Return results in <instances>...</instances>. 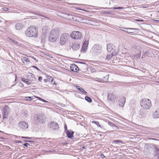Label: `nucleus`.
<instances>
[{
	"instance_id": "f257e3e1",
	"label": "nucleus",
	"mask_w": 159,
	"mask_h": 159,
	"mask_svg": "<svg viewBox=\"0 0 159 159\" xmlns=\"http://www.w3.org/2000/svg\"><path fill=\"white\" fill-rule=\"evenodd\" d=\"M46 116L43 113L35 114L33 117V123L35 125H38L39 123L43 124L46 121Z\"/></svg>"
},
{
	"instance_id": "f03ea898",
	"label": "nucleus",
	"mask_w": 159,
	"mask_h": 159,
	"mask_svg": "<svg viewBox=\"0 0 159 159\" xmlns=\"http://www.w3.org/2000/svg\"><path fill=\"white\" fill-rule=\"evenodd\" d=\"M38 29L36 26L29 27L25 32V34L27 36L35 38L38 37Z\"/></svg>"
},
{
	"instance_id": "7ed1b4c3",
	"label": "nucleus",
	"mask_w": 159,
	"mask_h": 159,
	"mask_svg": "<svg viewBox=\"0 0 159 159\" xmlns=\"http://www.w3.org/2000/svg\"><path fill=\"white\" fill-rule=\"evenodd\" d=\"M141 107L145 110L149 109L151 106V102L150 100L146 98L142 99L140 101Z\"/></svg>"
},
{
	"instance_id": "20e7f679",
	"label": "nucleus",
	"mask_w": 159,
	"mask_h": 159,
	"mask_svg": "<svg viewBox=\"0 0 159 159\" xmlns=\"http://www.w3.org/2000/svg\"><path fill=\"white\" fill-rule=\"evenodd\" d=\"M71 37L75 39H79L82 37V34L79 31H74L70 34Z\"/></svg>"
},
{
	"instance_id": "39448f33",
	"label": "nucleus",
	"mask_w": 159,
	"mask_h": 159,
	"mask_svg": "<svg viewBox=\"0 0 159 159\" xmlns=\"http://www.w3.org/2000/svg\"><path fill=\"white\" fill-rule=\"evenodd\" d=\"M102 47L99 44H96L92 48L93 52L95 54L97 55L101 53V52Z\"/></svg>"
},
{
	"instance_id": "423d86ee",
	"label": "nucleus",
	"mask_w": 159,
	"mask_h": 159,
	"mask_svg": "<svg viewBox=\"0 0 159 159\" xmlns=\"http://www.w3.org/2000/svg\"><path fill=\"white\" fill-rule=\"evenodd\" d=\"M69 37L68 34L65 33L62 34L60 37V43L61 45H64L67 41L68 38Z\"/></svg>"
},
{
	"instance_id": "0eeeda50",
	"label": "nucleus",
	"mask_w": 159,
	"mask_h": 159,
	"mask_svg": "<svg viewBox=\"0 0 159 159\" xmlns=\"http://www.w3.org/2000/svg\"><path fill=\"white\" fill-rule=\"evenodd\" d=\"M10 109L9 107L6 105L4 107L3 112V119L7 118L8 116Z\"/></svg>"
},
{
	"instance_id": "6e6552de",
	"label": "nucleus",
	"mask_w": 159,
	"mask_h": 159,
	"mask_svg": "<svg viewBox=\"0 0 159 159\" xmlns=\"http://www.w3.org/2000/svg\"><path fill=\"white\" fill-rule=\"evenodd\" d=\"M89 44V41L85 40L82 44L81 49V52H85L87 49Z\"/></svg>"
},
{
	"instance_id": "1a4fd4ad",
	"label": "nucleus",
	"mask_w": 159,
	"mask_h": 159,
	"mask_svg": "<svg viewBox=\"0 0 159 159\" xmlns=\"http://www.w3.org/2000/svg\"><path fill=\"white\" fill-rule=\"evenodd\" d=\"M50 127L54 130H57L59 128L58 124L55 121H52L49 125Z\"/></svg>"
},
{
	"instance_id": "9d476101",
	"label": "nucleus",
	"mask_w": 159,
	"mask_h": 159,
	"mask_svg": "<svg viewBox=\"0 0 159 159\" xmlns=\"http://www.w3.org/2000/svg\"><path fill=\"white\" fill-rule=\"evenodd\" d=\"M50 34L57 38L59 35V30L56 28L52 30Z\"/></svg>"
},
{
	"instance_id": "9b49d317",
	"label": "nucleus",
	"mask_w": 159,
	"mask_h": 159,
	"mask_svg": "<svg viewBox=\"0 0 159 159\" xmlns=\"http://www.w3.org/2000/svg\"><path fill=\"white\" fill-rule=\"evenodd\" d=\"M19 126L22 129H25L28 127L27 123L24 121H21L19 123Z\"/></svg>"
},
{
	"instance_id": "f8f14e48",
	"label": "nucleus",
	"mask_w": 159,
	"mask_h": 159,
	"mask_svg": "<svg viewBox=\"0 0 159 159\" xmlns=\"http://www.w3.org/2000/svg\"><path fill=\"white\" fill-rule=\"evenodd\" d=\"M125 101L126 98L124 97H121L118 101L119 106L120 107H123L125 104Z\"/></svg>"
},
{
	"instance_id": "ddd939ff",
	"label": "nucleus",
	"mask_w": 159,
	"mask_h": 159,
	"mask_svg": "<svg viewBox=\"0 0 159 159\" xmlns=\"http://www.w3.org/2000/svg\"><path fill=\"white\" fill-rule=\"evenodd\" d=\"M70 70L73 71L78 72L79 70L78 67L76 65L71 64L70 66Z\"/></svg>"
},
{
	"instance_id": "4468645a",
	"label": "nucleus",
	"mask_w": 159,
	"mask_h": 159,
	"mask_svg": "<svg viewBox=\"0 0 159 159\" xmlns=\"http://www.w3.org/2000/svg\"><path fill=\"white\" fill-rule=\"evenodd\" d=\"M66 134L67 135V136L70 139H72V138L74 137L73 135L74 134V132L72 131L67 130L66 131Z\"/></svg>"
},
{
	"instance_id": "2eb2a0df",
	"label": "nucleus",
	"mask_w": 159,
	"mask_h": 159,
	"mask_svg": "<svg viewBox=\"0 0 159 159\" xmlns=\"http://www.w3.org/2000/svg\"><path fill=\"white\" fill-rule=\"evenodd\" d=\"M57 39V38L49 34L48 39H49V41L50 42H55L56 41Z\"/></svg>"
},
{
	"instance_id": "dca6fc26",
	"label": "nucleus",
	"mask_w": 159,
	"mask_h": 159,
	"mask_svg": "<svg viewBox=\"0 0 159 159\" xmlns=\"http://www.w3.org/2000/svg\"><path fill=\"white\" fill-rule=\"evenodd\" d=\"M47 78H48V81L52 85L56 84V83H55V81H54V79L53 77L50 76H47Z\"/></svg>"
},
{
	"instance_id": "f3484780",
	"label": "nucleus",
	"mask_w": 159,
	"mask_h": 159,
	"mask_svg": "<svg viewBox=\"0 0 159 159\" xmlns=\"http://www.w3.org/2000/svg\"><path fill=\"white\" fill-rule=\"evenodd\" d=\"M80 47V45L78 43H75L71 47L72 49L75 51L78 50Z\"/></svg>"
},
{
	"instance_id": "a211bd4d",
	"label": "nucleus",
	"mask_w": 159,
	"mask_h": 159,
	"mask_svg": "<svg viewBox=\"0 0 159 159\" xmlns=\"http://www.w3.org/2000/svg\"><path fill=\"white\" fill-rule=\"evenodd\" d=\"M21 61L25 65L28 64L30 62L29 59L27 58L26 57H23L21 58Z\"/></svg>"
},
{
	"instance_id": "6ab92c4d",
	"label": "nucleus",
	"mask_w": 159,
	"mask_h": 159,
	"mask_svg": "<svg viewBox=\"0 0 159 159\" xmlns=\"http://www.w3.org/2000/svg\"><path fill=\"white\" fill-rule=\"evenodd\" d=\"M120 30L123 31H124V30H138V29H136V28H128L122 27H120Z\"/></svg>"
},
{
	"instance_id": "aec40b11",
	"label": "nucleus",
	"mask_w": 159,
	"mask_h": 159,
	"mask_svg": "<svg viewBox=\"0 0 159 159\" xmlns=\"http://www.w3.org/2000/svg\"><path fill=\"white\" fill-rule=\"evenodd\" d=\"M107 50L108 52H111L112 50H113V48L112 47V45L111 44H108L107 45Z\"/></svg>"
},
{
	"instance_id": "412c9836",
	"label": "nucleus",
	"mask_w": 159,
	"mask_h": 159,
	"mask_svg": "<svg viewBox=\"0 0 159 159\" xmlns=\"http://www.w3.org/2000/svg\"><path fill=\"white\" fill-rule=\"evenodd\" d=\"M15 26L16 29L17 30H20L23 27L22 25L20 23L16 24Z\"/></svg>"
},
{
	"instance_id": "4be33fe9",
	"label": "nucleus",
	"mask_w": 159,
	"mask_h": 159,
	"mask_svg": "<svg viewBox=\"0 0 159 159\" xmlns=\"http://www.w3.org/2000/svg\"><path fill=\"white\" fill-rule=\"evenodd\" d=\"M153 117L154 118H157L159 117V110L156 111L153 113Z\"/></svg>"
},
{
	"instance_id": "5701e85b",
	"label": "nucleus",
	"mask_w": 159,
	"mask_h": 159,
	"mask_svg": "<svg viewBox=\"0 0 159 159\" xmlns=\"http://www.w3.org/2000/svg\"><path fill=\"white\" fill-rule=\"evenodd\" d=\"M158 145H153V147L154 149V152H155V155L157 153H159L158 152L159 151V149L158 148Z\"/></svg>"
},
{
	"instance_id": "b1692460",
	"label": "nucleus",
	"mask_w": 159,
	"mask_h": 159,
	"mask_svg": "<svg viewBox=\"0 0 159 159\" xmlns=\"http://www.w3.org/2000/svg\"><path fill=\"white\" fill-rule=\"evenodd\" d=\"M32 74L29 73L28 75L27 78L28 80L30 81H33L35 80V78L32 75Z\"/></svg>"
},
{
	"instance_id": "393cba45",
	"label": "nucleus",
	"mask_w": 159,
	"mask_h": 159,
	"mask_svg": "<svg viewBox=\"0 0 159 159\" xmlns=\"http://www.w3.org/2000/svg\"><path fill=\"white\" fill-rule=\"evenodd\" d=\"M153 146V144L152 143H146L144 147L145 149L149 150L150 148Z\"/></svg>"
},
{
	"instance_id": "a878e982",
	"label": "nucleus",
	"mask_w": 159,
	"mask_h": 159,
	"mask_svg": "<svg viewBox=\"0 0 159 159\" xmlns=\"http://www.w3.org/2000/svg\"><path fill=\"white\" fill-rule=\"evenodd\" d=\"M112 55H107L106 57V59L108 60H110L111 58L113 56H115L116 54H117V52H112Z\"/></svg>"
},
{
	"instance_id": "bb28decb",
	"label": "nucleus",
	"mask_w": 159,
	"mask_h": 159,
	"mask_svg": "<svg viewBox=\"0 0 159 159\" xmlns=\"http://www.w3.org/2000/svg\"><path fill=\"white\" fill-rule=\"evenodd\" d=\"M139 30V29H138V30ZM137 30H124V31H125V32H126V33H128L129 34H132L135 33L136 32Z\"/></svg>"
},
{
	"instance_id": "cd10ccee",
	"label": "nucleus",
	"mask_w": 159,
	"mask_h": 159,
	"mask_svg": "<svg viewBox=\"0 0 159 159\" xmlns=\"http://www.w3.org/2000/svg\"><path fill=\"white\" fill-rule=\"evenodd\" d=\"M76 88L80 92H83L84 94H86L87 93L82 88L80 87L79 86H76Z\"/></svg>"
},
{
	"instance_id": "c85d7f7f",
	"label": "nucleus",
	"mask_w": 159,
	"mask_h": 159,
	"mask_svg": "<svg viewBox=\"0 0 159 159\" xmlns=\"http://www.w3.org/2000/svg\"><path fill=\"white\" fill-rule=\"evenodd\" d=\"M21 80L25 83L28 85H30V83L28 81L27 79H24V78H21Z\"/></svg>"
},
{
	"instance_id": "c756f323",
	"label": "nucleus",
	"mask_w": 159,
	"mask_h": 159,
	"mask_svg": "<svg viewBox=\"0 0 159 159\" xmlns=\"http://www.w3.org/2000/svg\"><path fill=\"white\" fill-rule=\"evenodd\" d=\"M85 99L86 101L89 102L91 103L92 102V100L88 96H85Z\"/></svg>"
},
{
	"instance_id": "7c9ffc66",
	"label": "nucleus",
	"mask_w": 159,
	"mask_h": 159,
	"mask_svg": "<svg viewBox=\"0 0 159 159\" xmlns=\"http://www.w3.org/2000/svg\"><path fill=\"white\" fill-rule=\"evenodd\" d=\"M108 124L111 126H112L113 127H114L116 128L115 129H118V127L115 125L114 124L112 123L111 122H108Z\"/></svg>"
},
{
	"instance_id": "2f4dec72",
	"label": "nucleus",
	"mask_w": 159,
	"mask_h": 159,
	"mask_svg": "<svg viewBox=\"0 0 159 159\" xmlns=\"http://www.w3.org/2000/svg\"><path fill=\"white\" fill-rule=\"evenodd\" d=\"M92 123H93L95 124L96 125H97L98 127H101V126L99 124V122L97 121H95L93 120L92 122Z\"/></svg>"
},
{
	"instance_id": "473e14b6",
	"label": "nucleus",
	"mask_w": 159,
	"mask_h": 159,
	"mask_svg": "<svg viewBox=\"0 0 159 159\" xmlns=\"http://www.w3.org/2000/svg\"><path fill=\"white\" fill-rule=\"evenodd\" d=\"M8 39L12 43H14L17 44V42L16 41L13 39H12L11 38H9Z\"/></svg>"
},
{
	"instance_id": "72a5a7b5",
	"label": "nucleus",
	"mask_w": 159,
	"mask_h": 159,
	"mask_svg": "<svg viewBox=\"0 0 159 159\" xmlns=\"http://www.w3.org/2000/svg\"><path fill=\"white\" fill-rule=\"evenodd\" d=\"M35 98V96H34V97H26V98H27V100H33L34 99V98Z\"/></svg>"
},
{
	"instance_id": "f704fd0d",
	"label": "nucleus",
	"mask_w": 159,
	"mask_h": 159,
	"mask_svg": "<svg viewBox=\"0 0 159 159\" xmlns=\"http://www.w3.org/2000/svg\"><path fill=\"white\" fill-rule=\"evenodd\" d=\"M113 143H123V142L122 141L120 140H114L113 141Z\"/></svg>"
},
{
	"instance_id": "c9c22d12",
	"label": "nucleus",
	"mask_w": 159,
	"mask_h": 159,
	"mask_svg": "<svg viewBox=\"0 0 159 159\" xmlns=\"http://www.w3.org/2000/svg\"><path fill=\"white\" fill-rule=\"evenodd\" d=\"M109 76V75L108 74L106 76L103 77V78L104 79H105V82H107L108 81V78Z\"/></svg>"
},
{
	"instance_id": "e433bc0d",
	"label": "nucleus",
	"mask_w": 159,
	"mask_h": 159,
	"mask_svg": "<svg viewBox=\"0 0 159 159\" xmlns=\"http://www.w3.org/2000/svg\"><path fill=\"white\" fill-rule=\"evenodd\" d=\"M124 7H114L113 8V9H123Z\"/></svg>"
},
{
	"instance_id": "4c0bfd02",
	"label": "nucleus",
	"mask_w": 159,
	"mask_h": 159,
	"mask_svg": "<svg viewBox=\"0 0 159 159\" xmlns=\"http://www.w3.org/2000/svg\"><path fill=\"white\" fill-rule=\"evenodd\" d=\"M2 9L4 11H8L9 10V9L7 7H3Z\"/></svg>"
},
{
	"instance_id": "58836bf2",
	"label": "nucleus",
	"mask_w": 159,
	"mask_h": 159,
	"mask_svg": "<svg viewBox=\"0 0 159 159\" xmlns=\"http://www.w3.org/2000/svg\"><path fill=\"white\" fill-rule=\"evenodd\" d=\"M23 145L26 147H27L28 145L30 146L29 144L27 143H24Z\"/></svg>"
},
{
	"instance_id": "ea45409f",
	"label": "nucleus",
	"mask_w": 159,
	"mask_h": 159,
	"mask_svg": "<svg viewBox=\"0 0 159 159\" xmlns=\"http://www.w3.org/2000/svg\"><path fill=\"white\" fill-rule=\"evenodd\" d=\"M64 129L66 131H66L68 130H67V126L66 124H65L64 125Z\"/></svg>"
},
{
	"instance_id": "a19ab883",
	"label": "nucleus",
	"mask_w": 159,
	"mask_h": 159,
	"mask_svg": "<svg viewBox=\"0 0 159 159\" xmlns=\"http://www.w3.org/2000/svg\"><path fill=\"white\" fill-rule=\"evenodd\" d=\"M21 138L23 139H31V138L27 137H21Z\"/></svg>"
},
{
	"instance_id": "79ce46f5",
	"label": "nucleus",
	"mask_w": 159,
	"mask_h": 159,
	"mask_svg": "<svg viewBox=\"0 0 159 159\" xmlns=\"http://www.w3.org/2000/svg\"><path fill=\"white\" fill-rule=\"evenodd\" d=\"M32 67L33 68H34L38 70H39V71L40 70L37 66H32Z\"/></svg>"
},
{
	"instance_id": "37998d69",
	"label": "nucleus",
	"mask_w": 159,
	"mask_h": 159,
	"mask_svg": "<svg viewBox=\"0 0 159 159\" xmlns=\"http://www.w3.org/2000/svg\"><path fill=\"white\" fill-rule=\"evenodd\" d=\"M104 14H111V12H110V11H105L104 12Z\"/></svg>"
},
{
	"instance_id": "c03bdc74",
	"label": "nucleus",
	"mask_w": 159,
	"mask_h": 159,
	"mask_svg": "<svg viewBox=\"0 0 159 159\" xmlns=\"http://www.w3.org/2000/svg\"><path fill=\"white\" fill-rule=\"evenodd\" d=\"M42 80V77H39L38 78V80L39 81H41Z\"/></svg>"
},
{
	"instance_id": "a18cd8bd",
	"label": "nucleus",
	"mask_w": 159,
	"mask_h": 159,
	"mask_svg": "<svg viewBox=\"0 0 159 159\" xmlns=\"http://www.w3.org/2000/svg\"><path fill=\"white\" fill-rule=\"evenodd\" d=\"M100 156L102 158H103L105 157L104 155L102 153L101 154Z\"/></svg>"
},
{
	"instance_id": "49530a36",
	"label": "nucleus",
	"mask_w": 159,
	"mask_h": 159,
	"mask_svg": "<svg viewBox=\"0 0 159 159\" xmlns=\"http://www.w3.org/2000/svg\"><path fill=\"white\" fill-rule=\"evenodd\" d=\"M76 9L78 10H81L83 11H85L83 9H81L79 7H76Z\"/></svg>"
},
{
	"instance_id": "de8ad7c7",
	"label": "nucleus",
	"mask_w": 159,
	"mask_h": 159,
	"mask_svg": "<svg viewBox=\"0 0 159 159\" xmlns=\"http://www.w3.org/2000/svg\"><path fill=\"white\" fill-rule=\"evenodd\" d=\"M155 157H157L159 158V153H157L155 155Z\"/></svg>"
},
{
	"instance_id": "09e8293b",
	"label": "nucleus",
	"mask_w": 159,
	"mask_h": 159,
	"mask_svg": "<svg viewBox=\"0 0 159 159\" xmlns=\"http://www.w3.org/2000/svg\"><path fill=\"white\" fill-rule=\"evenodd\" d=\"M35 98H38L39 100H40V101H41L42 100V98L39 97H36L35 96Z\"/></svg>"
},
{
	"instance_id": "8fccbe9b",
	"label": "nucleus",
	"mask_w": 159,
	"mask_h": 159,
	"mask_svg": "<svg viewBox=\"0 0 159 159\" xmlns=\"http://www.w3.org/2000/svg\"><path fill=\"white\" fill-rule=\"evenodd\" d=\"M41 101H43V102H48L47 101H46L45 100H44V99H42Z\"/></svg>"
},
{
	"instance_id": "3c124183",
	"label": "nucleus",
	"mask_w": 159,
	"mask_h": 159,
	"mask_svg": "<svg viewBox=\"0 0 159 159\" xmlns=\"http://www.w3.org/2000/svg\"><path fill=\"white\" fill-rule=\"evenodd\" d=\"M31 58H33L34 60L35 61H36V62H38V61H37L36 59L35 58H34L33 57H31Z\"/></svg>"
},
{
	"instance_id": "603ef678",
	"label": "nucleus",
	"mask_w": 159,
	"mask_h": 159,
	"mask_svg": "<svg viewBox=\"0 0 159 159\" xmlns=\"http://www.w3.org/2000/svg\"><path fill=\"white\" fill-rule=\"evenodd\" d=\"M44 81L45 82H47L48 81V78H47V79H45L44 80Z\"/></svg>"
},
{
	"instance_id": "864d4df0",
	"label": "nucleus",
	"mask_w": 159,
	"mask_h": 159,
	"mask_svg": "<svg viewBox=\"0 0 159 159\" xmlns=\"http://www.w3.org/2000/svg\"><path fill=\"white\" fill-rule=\"evenodd\" d=\"M155 22H159V20H153Z\"/></svg>"
},
{
	"instance_id": "5fc2aeb1",
	"label": "nucleus",
	"mask_w": 159,
	"mask_h": 159,
	"mask_svg": "<svg viewBox=\"0 0 159 159\" xmlns=\"http://www.w3.org/2000/svg\"><path fill=\"white\" fill-rule=\"evenodd\" d=\"M16 142L19 143H22V142L20 141L19 140H17Z\"/></svg>"
},
{
	"instance_id": "6e6d98bb",
	"label": "nucleus",
	"mask_w": 159,
	"mask_h": 159,
	"mask_svg": "<svg viewBox=\"0 0 159 159\" xmlns=\"http://www.w3.org/2000/svg\"><path fill=\"white\" fill-rule=\"evenodd\" d=\"M61 106H62V107H64V106H65V105H64V104H63L62 103V104H61Z\"/></svg>"
},
{
	"instance_id": "4d7b16f0",
	"label": "nucleus",
	"mask_w": 159,
	"mask_h": 159,
	"mask_svg": "<svg viewBox=\"0 0 159 159\" xmlns=\"http://www.w3.org/2000/svg\"><path fill=\"white\" fill-rule=\"evenodd\" d=\"M28 142H29V143H31V142H34V141H28Z\"/></svg>"
},
{
	"instance_id": "13d9d810",
	"label": "nucleus",
	"mask_w": 159,
	"mask_h": 159,
	"mask_svg": "<svg viewBox=\"0 0 159 159\" xmlns=\"http://www.w3.org/2000/svg\"><path fill=\"white\" fill-rule=\"evenodd\" d=\"M82 148H83V149H86V147H85V146L83 147H82Z\"/></svg>"
},
{
	"instance_id": "bf43d9fd",
	"label": "nucleus",
	"mask_w": 159,
	"mask_h": 159,
	"mask_svg": "<svg viewBox=\"0 0 159 159\" xmlns=\"http://www.w3.org/2000/svg\"><path fill=\"white\" fill-rule=\"evenodd\" d=\"M29 140H24V141L25 142H28V141H29Z\"/></svg>"
},
{
	"instance_id": "052dcab7",
	"label": "nucleus",
	"mask_w": 159,
	"mask_h": 159,
	"mask_svg": "<svg viewBox=\"0 0 159 159\" xmlns=\"http://www.w3.org/2000/svg\"><path fill=\"white\" fill-rule=\"evenodd\" d=\"M73 5H77L78 4H77V3H73Z\"/></svg>"
},
{
	"instance_id": "680f3d73",
	"label": "nucleus",
	"mask_w": 159,
	"mask_h": 159,
	"mask_svg": "<svg viewBox=\"0 0 159 159\" xmlns=\"http://www.w3.org/2000/svg\"><path fill=\"white\" fill-rule=\"evenodd\" d=\"M136 20L138 21H140V20Z\"/></svg>"
},
{
	"instance_id": "e2e57ef3",
	"label": "nucleus",
	"mask_w": 159,
	"mask_h": 159,
	"mask_svg": "<svg viewBox=\"0 0 159 159\" xmlns=\"http://www.w3.org/2000/svg\"><path fill=\"white\" fill-rule=\"evenodd\" d=\"M140 20V21H141V22H142L143 21V20Z\"/></svg>"
},
{
	"instance_id": "0e129e2a",
	"label": "nucleus",
	"mask_w": 159,
	"mask_h": 159,
	"mask_svg": "<svg viewBox=\"0 0 159 159\" xmlns=\"http://www.w3.org/2000/svg\"><path fill=\"white\" fill-rule=\"evenodd\" d=\"M16 78H16V75L15 81H16Z\"/></svg>"
},
{
	"instance_id": "69168bd1",
	"label": "nucleus",
	"mask_w": 159,
	"mask_h": 159,
	"mask_svg": "<svg viewBox=\"0 0 159 159\" xmlns=\"http://www.w3.org/2000/svg\"><path fill=\"white\" fill-rule=\"evenodd\" d=\"M147 7H144V8H146Z\"/></svg>"
},
{
	"instance_id": "338daca9",
	"label": "nucleus",
	"mask_w": 159,
	"mask_h": 159,
	"mask_svg": "<svg viewBox=\"0 0 159 159\" xmlns=\"http://www.w3.org/2000/svg\"><path fill=\"white\" fill-rule=\"evenodd\" d=\"M82 63L84 64H85V63H82Z\"/></svg>"
},
{
	"instance_id": "774afa93",
	"label": "nucleus",
	"mask_w": 159,
	"mask_h": 159,
	"mask_svg": "<svg viewBox=\"0 0 159 159\" xmlns=\"http://www.w3.org/2000/svg\"><path fill=\"white\" fill-rule=\"evenodd\" d=\"M0 132H2V131L0 130Z\"/></svg>"
}]
</instances>
